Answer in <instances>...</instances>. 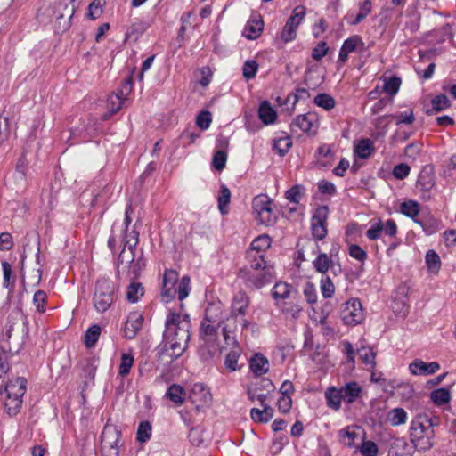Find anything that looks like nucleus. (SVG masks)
<instances>
[{
  "mask_svg": "<svg viewBox=\"0 0 456 456\" xmlns=\"http://www.w3.org/2000/svg\"><path fill=\"white\" fill-rule=\"evenodd\" d=\"M262 407H263V410H259L257 408H253L250 411L251 419L255 422L266 423L269 420H271V419L273 416V410L271 406L265 405Z\"/></svg>",
  "mask_w": 456,
  "mask_h": 456,
  "instance_id": "nucleus-29",
  "label": "nucleus"
},
{
  "mask_svg": "<svg viewBox=\"0 0 456 456\" xmlns=\"http://www.w3.org/2000/svg\"><path fill=\"white\" fill-rule=\"evenodd\" d=\"M271 246V239L268 235H260L255 239L247 250L246 258L249 259V256L256 259H265L264 252Z\"/></svg>",
  "mask_w": 456,
  "mask_h": 456,
  "instance_id": "nucleus-13",
  "label": "nucleus"
},
{
  "mask_svg": "<svg viewBox=\"0 0 456 456\" xmlns=\"http://www.w3.org/2000/svg\"><path fill=\"white\" fill-rule=\"evenodd\" d=\"M106 4V0H93L88 5L87 17L94 20L101 17L103 12V6Z\"/></svg>",
  "mask_w": 456,
  "mask_h": 456,
  "instance_id": "nucleus-39",
  "label": "nucleus"
},
{
  "mask_svg": "<svg viewBox=\"0 0 456 456\" xmlns=\"http://www.w3.org/2000/svg\"><path fill=\"white\" fill-rule=\"evenodd\" d=\"M248 303V297L244 292L238 293L232 301V313L233 314L245 315Z\"/></svg>",
  "mask_w": 456,
  "mask_h": 456,
  "instance_id": "nucleus-27",
  "label": "nucleus"
},
{
  "mask_svg": "<svg viewBox=\"0 0 456 456\" xmlns=\"http://www.w3.org/2000/svg\"><path fill=\"white\" fill-rule=\"evenodd\" d=\"M292 293V286L286 282H276L272 289V297L275 300V305L278 302H283L285 299L290 297Z\"/></svg>",
  "mask_w": 456,
  "mask_h": 456,
  "instance_id": "nucleus-23",
  "label": "nucleus"
},
{
  "mask_svg": "<svg viewBox=\"0 0 456 456\" xmlns=\"http://www.w3.org/2000/svg\"><path fill=\"white\" fill-rule=\"evenodd\" d=\"M305 188L301 184H296L286 191L285 198L291 203L298 204L301 197L305 194Z\"/></svg>",
  "mask_w": 456,
  "mask_h": 456,
  "instance_id": "nucleus-42",
  "label": "nucleus"
},
{
  "mask_svg": "<svg viewBox=\"0 0 456 456\" xmlns=\"http://www.w3.org/2000/svg\"><path fill=\"white\" fill-rule=\"evenodd\" d=\"M118 288L110 278L96 281L93 296V304L98 313H105L114 303Z\"/></svg>",
  "mask_w": 456,
  "mask_h": 456,
  "instance_id": "nucleus-6",
  "label": "nucleus"
},
{
  "mask_svg": "<svg viewBox=\"0 0 456 456\" xmlns=\"http://www.w3.org/2000/svg\"><path fill=\"white\" fill-rule=\"evenodd\" d=\"M211 121V113L208 110H202L196 118V124L201 130L208 129Z\"/></svg>",
  "mask_w": 456,
  "mask_h": 456,
  "instance_id": "nucleus-62",
  "label": "nucleus"
},
{
  "mask_svg": "<svg viewBox=\"0 0 456 456\" xmlns=\"http://www.w3.org/2000/svg\"><path fill=\"white\" fill-rule=\"evenodd\" d=\"M401 82L400 77H391L388 80L385 81L383 90L390 95H395L399 91Z\"/></svg>",
  "mask_w": 456,
  "mask_h": 456,
  "instance_id": "nucleus-55",
  "label": "nucleus"
},
{
  "mask_svg": "<svg viewBox=\"0 0 456 456\" xmlns=\"http://www.w3.org/2000/svg\"><path fill=\"white\" fill-rule=\"evenodd\" d=\"M240 355V349L237 348L230 351L225 356L224 366L230 371H235L240 369L238 360Z\"/></svg>",
  "mask_w": 456,
  "mask_h": 456,
  "instance_id": "nucleus-40",
  "label": "nucleus"
},
{
  "mask_svg": "<svg viewBox=\"0 0 456 456\" xmlns=\"http://www.w3.org/2000/svg\"><path fill=\"white\" fill-rule=\"evenodd\" d=\"M151 425L149 421H142L139 424L137 433H136V439L140 443H145L151 438Z\"/></svg>",
  "mask_w": 456,
  "mask_h": 456,
  "instance_id": "nucleus-50",
  "label": "nucleus"
},
{
  "mask_svg": "<svg viewBox=\"0 0 456 456\" xmlns=\"http://www.w3.org/2000/svg\"><path fill=\"white\" fill-rule=\"evenodd\" d=\"M191 328L189 314L170 312L165 321L162 341L157 348L159 360L171 364L181 357L188 347Z\"/></svg>",
  "mask_w": 456,
  "mask_h": 456,
  "instance_id": "nucleus-1",
  "label": "nucleus"
},
{
  "mask_svg": "<svg viewBox=\"0 0 456 456\" xmlns=\"http://www.w3.org/2000/svg\"><path fill=\"white\" fill-rule=\"evenodd\" d=\"M297 28L293 27V25H290L286 22L285 26L283 27L281 32V39L284 43L293 41L297 37Z\"/></svg>",
  "mask_w": 456,
  "mask_h": 456,
  "instance_id": "nucleus-60",
  "label": "nucleus"
},
{
  "mask_svg": "<svg viewBox=\"0 0 456 456\" xmlns=\"http://www.w3.org/2000/svg\"><path fill=\"white\" fill-rule=\"evenodd\" d=\"M343 396L348 403H353L361 393V387L356 382H350L341 388Z\"/></svg>",
  "mask_w": 456,
  "mask_h": 456,
  "instance_id": "nucleus-37",
  "label": "nucleus"
},
{
  "mask_svg": "<svg viewBox=\"0 0 456 456\" xmlns=\"http://www.w3.org/2000/svg\"><path fill=\"white\" fill-rule=\"evenodd\" d=\"M166 396L175 404L181 405L184 402L185 390L182 386L173 384L168 387Z\"/></svg>",
  "mask_w": 456,
  "mask_h": 456,
  "instance_id": "nucleus-30",
  "label": "nucleus"
},
{
  "mask_svg": "<svg viewBox=\"0 0 456 456\" xmlns=\"http://www.w3.org/2000/svg\"><path fill=\"white\" fill-rule=\"evenodd\" d=\"M400 211L403 215L414 218L419 213V205L414 200L403 201L400 205Z\"/></svg>",
  "mask_w": 456,
  "mask_h": 456,
  "instance_id": "nucleus-43",
  "label": "nucleus"
},
{
  "mask_svg": "<svg viewBox=\"0 0 456 456\" xmlns=\"http://www.w3.org/2000/svg\"><path fill=\"white\" fill-rule=\"evenodd\" d=\"M314 102L325 110H330L335 107V100L329 94H318L314 100Z\"/></svg>",
  "mask_w": 456,
  "mask_h": 456,
  "instance_id": "nucleus-45",
  "label": "nucleus"
},
{
  "mask_svg": "<svg viewBox=\"0 0 456 456\" xmlns=\"http://www.w3.org/2000/svg\"><path fill=\"white\" fill-rule=\"evenodd\" d=\"M249 368L256 376H262L269 370V362L262 354H255L249 361Z\"/></svg>",
  "mask_w": 456,
  "mask_h": 456,
  "instance_id": "nucleus-20",
  "label": "nucleus"
},
{
  "mask_svg": "<svg viewBox=\"0 0 456 456\" xmlns=\"http://www.w3.org/2000/svg\"><path fill=\"white\" fill-rule=\"evenodd\" d=\"M122 243L123 249L118 257V264H130L135 260V248L138 243V233H136L135 237L134 238L133 243L129 240H126V235H125Z\"/></svg>",
  "mask_w": 456,
  "mask_h": 456,
  "instance_id": "nucleus-17",
  "label": "nucleus"
},
{
  "mask_svg": "<svg viewBox=\"0 0 456 456\" xmlns=\"http://www.w3.org/2000/svg\"><path fill=\"white\" fill-rule=\"evenodd\" d=\"M430 399L436 405L442 406L450 402L451 394L448 388H437L431 392Z\"/></svg>",
  "mask_w": 456,
  "mask_h": 456,
  "instance_id": "nucleus-33",
  "label": "nucleus"
},
{
  "mask_svg": "<svg viewBox=\"0 0 456 456\" xmlns=\"http://www.w3.org/2000/svg\"><path fill=\"white\" fill-rule=\"evenodd\" d=\"M231 192L225 185H221L218 195V208L223 215L228 213V205L230 203Z\"/></svg>",
  "mask_w": 456,
  "mask_h": 456,
  "instance_id": "nucleus-38",
  "label": "nucleus"
},
{
  "mask_svg": "<svg viewBox=\"0 0 456 456\" xmlns=\"http://www.w3.org/2000/svg\"><path fill=\"white\" fill-rule=\"evenodd\" d=\"M110 435H111L108 430H104L102 435V444L103 448H109L110 455L111 456H118V445L120 442V433L115 430L113 432V435L115 436L114 441H110L109 438Z\"/></svg>",
  "mask_w": 456,
  "mask_h": 456,
  "instance_id": "nucleus-24",
  "label": "nucleus"
},
{
  "mask_svg": "<svg viewBox=\"0 0 456 456\" xmlns=\"http://www.w3.org/2000/svg\"><path fill=\"white\" fill-rule=\"evenodd\" d=\"M144 294V289L140 282H132L126 292V298L131 303H135Z\"/></svg>",
  "mask_w": 456,
  "mask_h": 456,
  "instance_id": "nucleus-47",
  "label": "nucleus"
},
{
  "mask_svg": "<svg viewBox=\"0 0 456 456\" xmlns=\"http://www.w3.org/2000/svg\"><path fill=\"white\" fill-rule=\"evenodd\" d=\"M22 404V398L6 395L4 411L10 416H15L20 412Z\"/></svg>",
  "mask_w": 456,
  "mask_h": 456,
  "instance_id": "nucleus-34",
  "label": "nucleus"
},
{
  "mask_svg": "<svg viewBox=\"0 0 456 456\" xmlns=\"http://www.w3.org/2000/svg\"><path fill=\"white\" fill-rule=\"evenodd\" d=\"M375 151L373 142L369 139L360 140L354 148V155L361 159H368Z\"/></svg>",
  "mask_w": 456,
  "mask_h": 456,
  "instance_id": "nucleus-21",
  "label": "nucleus"
},
{
  "mask_svg": "<svg viewBox=\"0 0 456 456\" xmlns=\"http://www.w3.org/2000/svg\"><path fill=\"white\" fill-rule=\"evenodd\" d=\"M191 398L194 403L200 402L202 404H206L211 402L212 395L210 391L202 383H196L191 388Z\"/></svg>",
  "mask_w": 456,
  "mask_h": 456,
  "instance_id": "nucleus-22",
  "label": "nucleus"
},
{
  "mask_svg": "<svg viewBox=\"0 0 456 456\" xmlns=\"http://www.w3.org/2000/svg\"><path fill=\"white\" fill-rule=\"evenodd\" d=\"M363 45L364 43L362 37L358 35H354L346 39L341 47L350 53L354 52L358 46L363 47Z\"/></svg>",
  "mask_w": 456,
  "mask_h": 456,
  "instance_id": "nucleus-51",
  "label": "nucleus"
},
{
  "mask_svg": "<svg viewBox=\"0 0 456 456\" xmlns=\"http://www.w3.org/2000/svg\"><path fill=\"white\" fill-rule=\"evenodd\" d=\"M48 302V296L44 290H37L33 297V304L39 313L45 312V305Z\"/></svg>",
  "mask_w": 456,
  "mask_h": 456,
  "instance_id": "nucleus-54",
  "label": "nucleus"
},
{
  "mask_svg": "<svg viewBox=\"0 0 456 456\" xmlns=\"http://www.w3.org/2000/svg\"><path fill=\"white\" fill-rule=\"evenodd\" d=\"M335 291L334 284L329 276H324L321 280V292L324 298H330Z\"/></svg>",
  "mask_w": 456,
  "mask_h": 456,
  "instance_id": "nucleus-57",
  "label": "nucleus"
},
{
  "mask_svg": "<svg viewBox=\"0 0 456 456\" xmlns=\"http://www.w3.org/2000/svg\"><path fill=\"white\" fill-rule=\"evenodd\" d=\"M435 183L434 173H419L416 186L421 191H429Z\"/></svg>",
  "mask_w": 456,
  "mask_h": 456,
  "instance_id": "nucleus-35",
  "label": "nucleus"
},
{
  "mask_svg": "<svg viewBox=\"0 0 456 456\" xmlns=\"http://www.w3.org/2000/svg\"><path fill=\"white\" fill-rule=\"evenodd\" d=\"M179 274L175 270H166L163 276L161 297L165 302H169L177 295L179 300L186 298L190 293L191 279L188 275L183 276L178 281Z\"/></svg>",
  "mask_w": 456,
  "mask_h": 456,
  "instance_id": "nucleus-5",
  "label": "nucleus"
},
{
  "mask_svg": "<svg viewBox=\"0 0 456 456\" xmlns=\"http://www.w3.org/2000/svg\"><path fill=\"white\" fill-rule=\"evenodd\" d=\"M331 260L325 253H320L313 262L314 269L322 274L328 272Z\"/></svg>",
  "mask_w": 456,
  "mask_h": 456,
  "instance_id": "nucleus-46",
  "label": "nucleus"
},
{
  "mask_svg": "<svg viewBox=\"0 0 456 456\" xmlns=\"http://www.w3.org/2000/svg\"><path fill=\"white\" fill-rule=\"evenodd\" d=\"M248 265L241 267L238 272V277L245 285L253 289H260L265 284L273 281L274 278V267L265 259H256L249 256L247 259Z\"/></svg>",
  "mask_w": 456,
  "mask_h": 456,
  "instance_id": "nucleus-3",
  "label": "nucleus"
},
{
  "mask_svg": "<svg viewBox=\"0 0 456 456\" xmlns=\"http://www.w3.org/2000/svg\"><path fill=\"white\" fill-rule=\"evenodd\" d=\"M325 396L327 399V405L338 411L341 406V399L344 397L341 390H338L335 387H330L326 393Z\"/></svg>",
  "mask_w": 456,
  "mask_h": 456,
  "instance_id": "nucleus-31",
  "label": "nucleus"
},
{
  "mask_svg": "<svg viewBox=\"0 0 456 456\" xmlns=\"http://www.w3.org/2000/svg\"><path fill=\"white\" fill-rule=\"evenodd\" d=\"M144 266L145 263L142 261V256L138 259L128 264V275L130 278L133 280L137 279Z\"/></svg>",
  "mask_w": 456,
  "mask_h": 456,
  "instance_id": "nucleus-56",
  "label": "nucleus"
},
{
  "mask_svg": "<svg viewBox=\"0 0 456 456\" xmlns=\"http://www.w3.org/2000/svg\"><path fill=\"white\" fill-rule=\"evenodd\" d=\"M27 390V380L22 377H16L15 379H4V386L2 387V393L5 392L6 395L18 398H22Z\"/></svg>",
  "mask_w": 456,
  "mask_h": 456,
  "instance_id": "nucleus-12",
  "label": "nucleus"
},
{
  "mask_svg": "<svg viewBox=\"0 0 456 456\" xmlns=\"http://www.w3.org/2000/svg\"><path fill=\"white\" fill-rule=\"evenodd\" d=\"M426 264L430 272L436 273L441 266L438 254L434 250H428L426 254Z\"/></svg>",
  "mask_w": 456,
  "mask_h": 456,
  "instance_id": "nucleus-49",
  "label": "nucleus"
},
{
  "mask_svg": "<svg viewBox=\"0 0 456 456\" xmlns=\"http://www.w3.org/2000/svg\"><path fill=\"white\" fill-rule=\"evenodd\" d=\"M81 368L80 378L83 379L84 387L94 384L97 366L93 359H85L79 363Z\"/></svg>",
  "mask_w": 456,
  "mask_h": 456,
  "instance_id": "nucleus-19",
  "label": "nucleus"
},
{
  "mask_svg": "<svg viewBox=\"0 0 456 456\" xmlns=\"http://www.w3.org/2000/svg\"><path fill=\"white\" fill-rule=\"evenodd\" d=\"M28 333V328L26 322L20 316V318L12 323H10L5 331L8 345L5 346L4 343L0 344V393L2 394V387L4 386V375H6L10 370L9 360L18 353L20 347V343L23 341L25 334Z\"/></svg>",
  "mask_w": 456,
  "mask_h": 456,
  "instance_id": "nucleus-2",
  "label": "nucleus"
},
{
  "mask_svg": "<svg viewBox=\"0 0 456 456\" xmlns=\"http://www.w3.org/2000/svg\"><path fill=\"white\" fill-rule=\"evenodd\" d=\"M342 319L347 325H356L363 320L362 304L359 299H351L346 303Z\"/></svg>",
  "mask_w": 456,
  "mask_h": 456,
  "instance_id": "nucleus-10",
  "label": "nucleus"
},
{
  "mask_svg": "<svg viewBox=\"0 0 456 456\" xmlns=\"http://www.w3.org/2000/svg\"><path fill=\"white\" fill-rule=\"evenodd\" d=\"M258 116L262 122L265 125L273 124L277 118L276 111L273 110L268 101H263L260 103L258 109Z\"/></svg>",
  "mask_w": 456,
  "mask_h": 456,
  "instance_id": "nucleus-25",
  "label": "nucleus"
},
{
  "mask_svg": "<svg viewBox=\"0 0 456 456\" xmlns=\"http://www.w3.org/2000/svg\"><path fill=\"white\" fill-rule=\"evenodd\" d=\"M252 211L260 224L270 226L275 224L276 216L273 209V201L265 194L256 196L252 200Z\"/></svg>",
  "mask_w": 456,
  "mask_h": 456,
  "instance_id": "nucleus-8",
  "label": "nucleus"
},
{
  "mask_svg": "<svg viewBox=\"0 0 456 456\" xmlns=\"http://www.w3.org/2000/svg\"><path fill=\"white\" fill-rule=\"evenodd\" d=\"M143 323V317L137 313H132L127 317L124 326V336L127 339L135 338L137 332L142 329Z\"/></svg>",
  "mask_w": 456,
  "mask_h": 456,
  "instance_id": "nucleus-16",
  "label": "nucleus"
},
{
  "mask_svg": "<svg viewBox=\"0 0 456 456\" xmlns=\"http://www.w3.org/2000/svg\"><path fill=\"white\" fill-rule=\"evenodd\" d=\"M439 369L440 364L438 362H425L420 359H416L410 364V370L413 375H431Z\"/></svg>",
  "mask_w": 456,
  "mask_h": 456,
  "instance_id": "nucleus-18",
  "label": "nucleus"
},
{
  "mask_svg": "<svg viewBox=\"0 0 456 456\" xmlns=\"http://www.w3.org/2000/svg\"><path fill=\"white\" fill-rule=\"evenodd\" d=\"M390 117L397 119L396 125H400V124L411 125L415 120V117H414L412 110L400 112L399 114H396V115H390Z\"/></svg>",
  "mask_w": 456,
  "mask_h": 456,
  "instance_id": "nucleus-61",
  "label": "nucleus"
},
{
  "mask_svg": "<svg viewBox=\"0 0 456 456\" xmlns=\"http://www.w3.org/2000/svg\"><path fill=\"white\" fill-rule=\"evenodd\" d=\"M134 364V356L130 354H123L119 364L118 374L121 377L126 376Z\"/></svg>",
  "mask_w": 456,
  "mask_h": 456,
  "instance_id": "nucleus-53",
  "label": "nucleus"
},
{
  "mask_svg": "<svg viewBox=\"0 0 456 456\" xmlns=\"http://www.w3.org/2000/svg\"><path fill=\"white\" fill-rule=\"evenodd\" d=\"M387 419L392 426L403 425L407 420V412L403 408L392 409L387 414Z\"/></svg>",
  "mask_w": 456,
  "mask_h": 456,
  "instance_id": "nucleus-36",
  "label": "nucleus"
},
{
  "mask_svg": "<svg viewBox=\"0 0 456 456\" xmlns=\"http://www.w3.org/2000/svg\"><path fill=\"white\" fill-rule=\"evenodd\" d=\"M258 63L255 60H248L245 61L242 69L243 77L247 79H252L256 77L258 70Z\"/></svg>",
  "mask_w": 456,
  "mask_h": 456,
  "instance_id": "nucleus-52",
  "label": "nucleus"
},
{
  "mask_svg": "<svg viewBox=\"0 0 456 456\" xmlns=\"http://www.w3.org/2000/svg\"><path fill=\"white\" fill-rule=\"evenodd\" d=\"M432 108L427 110V115L430 116L443 111L451 107V102L445 94H438L431 100Z\"/></svg>",
  "mask_w": 456,
  "mask_h": 456,
  "instance_id": "nucleus-26",
  "label": "nucleus"
},
{
  "mask_svg": "<svg viewBox=\"0 0 456 456\" xmlns=\"http://www.w3.org/2000/svg\"><path fill=\"white\" fill-rule=\"evenodd\" d=\"M409 288L405 285H400L397 289L398 295H401L402 297H395L392 302V309L394 313L402 317H405L409 312V305H407V297H408Z\"/></svg>",
  "mask_w": 456,
  "mask_h": 456,
  "instance_id": "nucleus-15",
  "label": "nucleus"
},
{
  "mask_svg": "<svg viewBox=\"0 0 456 456\" xmlns=\"http://www.w3.org/2000/svg\"><path fill=\"white\" fill-rule=\"evenodd\" d=\"M290 126L292 131H294L295 127H297L304 133L315 134L319 126L317 114L314 112H308L298 115L292 121Z\"/></svg>",
  "mask_w": 456,
  "mask_h": 456,
  "instance_id": "nucleus-11",
  "label": "nucleus"
},
{
  "mask_svg": "<svg viewBox=\"0 0 456 456\" xmlns=\"http://www.w3.org/2000/svg\"><path fill=\"white\" fill-rule=\"evenodd\" d=\"M383 232V222L379 220L377 223L372 224L366 232V236L370 240H376Z\"/></svg>",
  "mask_w": 456,
  "mask_h": 456,
  "instance_id": "nucleus-63",
  "label": "nucleus"
},
{
  "mask_svg": "<svg viewBox=\"0 0 456 456\" xmlns=\"http://www.w3.org/2000/svg\"><path fill=\"white\" fill-rule=\"evenodd\" d=\"M328 206L317 208L311 219L312 235L316 240H323L327 235Z\"/></svg>",
  "mask_w": 456,
  "mask_h": 456,
  "instance_id": "nucleus-9",
  "label": "nucleus"
},
{
  "mask_svg": "<svg viewBox=\"0 0 456 456\" xmlns=\"http://www.w3.org/2000/svg\"><path fill=\"white\" fill-rule=\"evenodd\" d=\"M101 334V327L94 324L87 329L85 334V344L86 347H93L99 339Z\"/></svg>",
  "mask_w": 456,
  "mask_h": 456,
  "instance_id": "nucleus-44",
  "label": "nucleus"
},
{
  "mask_svg": "<svg viewBox=\"0 0 456 456\" xmlns=\"http://www.w3.org/2000/svg\"><path fill=\"white\" fill-rule=\"evenodd\" d=\"M291 146L292 141L289 136L280 138L273 142V149L277 150L280 155H284L286 152H288Z\"/></svg>",
  "mask_w": 456,
  "mask_h": 456,
  "instance_id": "nucleus-58",
  "label": "nucleus"
},
{
  "mask_svg": "<svg viewBox=\"0 0 456 456\" xmlns=\"http://www.w3.org/2000/svg\"><path fill=\"white\" fill-rule=\"evenodd\" d=\"M227 160V154L224 151H217L212 159V167L216 170H222L224 168Z\"/></svg>",
  "mask_w": 456,
  "mask_h": 456,
  "instance_id": "nucleus-59",
  "label": "nucleus"
},
{
  "mask_svg": "<svg viewBox=\"0 0 456 456\" xmlns=\"http://www.w3.org/2000/svg\"><path fill=\"white\" fill-rule=\"evenodd\" d=\"M264 21L260 14L253 13L248 20L243 35L248 39H256L261 36Z\"/></svg>",
  "mask_w": 456,
  "mask_h": 456,
  "instance_id": "nucleus-14",
  "label": "nucleus"
},
{
  "mask_svg": "<svg viewBox=\"0 0 456 456\" xmlns=\"http://www.w3.org/2000/svg\"><path fill=\"white\" fill-rule=\"evenodd\" d=\"M276 306L284 315L290 316L293 319H297L302 311V307L296 303L278 302Z\"/></svg>",
  "mask_w": 456,
  "mask_h": 456,
  "instance_id": "nucleus-32",
  "label": "nucleus"
},
{
  "mask_svg": "<svg viewBox=\"0 0 456 456\" xmlns=\"http://www.w3.org/2000/svg\"><path fill=\"white\" fill-rule=\"evenodd\" d=\"M125 99L118 94H112L107 99L108 112L104 113L102 118L107 120L112 115L116 114L121 108L122 102Z\"/></svg>",
  "mask_w": 456,
  "mask_h": 456,
  "instance_id": "nucleus-28",
  "label": "nucleus"
},
{
  "mask_svg": "<svg viewBox=\"0 0 456 456\" xmlns=\"http://www.w3.org/2000/svg\"><path fill=\"white\" fill-rule=\"evenodd\" d=\"M217 310L214 305L207 307L205 310V317L200 324V338L206 344H214L217 339L218 329L222 328L224 322L216 315H213V312Z\"/></svg>",
  "mask_w": 456,
  "mask_h": 456,
  "instance_id": "nucleus-7",
  "label": "nucleus"
},
{
  "mask_svg": "<svg viewBox=\"0 0 456 456\" xmlns=\"http://www.w3.org/2000/svg\"><path fill=\"white\" fill-rule=\"evenodd\" d=\"M420 224L427 234H433L439 230L440 222L433 217L420 218L415 221Z\"/></svg>",
  "mask_w": 456,
  "mask_h": 456,
  "instance_id": "nucleus-41",
  "label": "nucleus"
},
{
  "mask_svg": "<svg viewBox=\"0 0 456 456\" xmlns=\"http://www.w3.org/2000/svg\"><path fill=\"white\" fill-rule=\"evenodd\" d=\"M360 451L363 456H376L378 453V446L372 441H365L362 443Z\"/></svg>",
  "mask_w": 456,
  "mask_h": 456,
  "instance_id": "nucleus-64",
  "label": "nucleus"
},
{
  "mask_svg": "<svg viewBox=\"0 0 456 456\" xmlns=\"http://www.w3.org/2000/svg\"><path fill=\"white\" fill-rule=\"evenodd\" d=\"M434 422L427 415H418L411 423V442L418 451H427L433 446Z\"/></svg>",
  "mask_w": 456,
  "mask_h": 456,
  "instance_id": "nucleus-4",
  "label": "nucleus"
},
{
  "mask_svg": "<svg viewBox=\"0 0 456 456\" xmlns=\"http://www.w3.org/2000/svg\"><path fill=\"white\" fill-rule=\"evenodd\" d=\"M305 7L303 5H298L296 8H294L292 14L287 20L286 22L290 25H293V27L297 28L298 26L302 23L303 20L305 19Z\"/></svg>",
  "mask_w": 456,
  "mask_h": 456,
  "instance_id": "nucleus-48",
  "label": "nucleus"
}]
</instances>
